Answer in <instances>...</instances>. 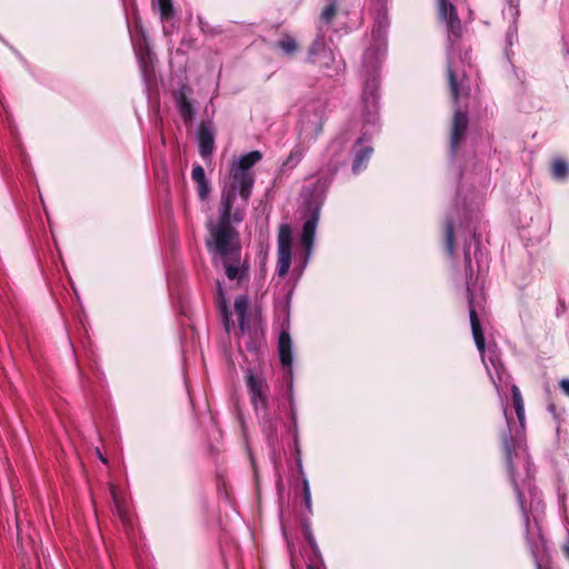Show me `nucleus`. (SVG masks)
I'll return each mask as SVG.
<instances>
[{
	"label": "nucleus",
	"instance_id": "423d86ee",
	"mask_svg": "<svg viewBox=\"0 0 569 569\" xmlns=\"http://www.w3.org/2000/svg\"><path fill=\"white\" fill-rule=\"evenodd\" d=\"M262 158L260 151H251L234 161L230 169V182L222 191V194L231 196V200H236L237 192L241 197L243 204L247 203L251 196V190L254 183V176L251 168L258 163Z\"/></svg>",
	"mask_w": 569,
	"mask_h": 569
},
{
	"label": "nucleus",
	"instance_id": "39448f33",
	"mask_svg": "<svg viewBox=\"0 0 569 569\" xmlns=\"http://www.w3.org/2000/svg\"><path fill=\"white\" fill-rule=\"evenodd\" d=\"M385 34L386 24L379 21L372 30V37L380 43L377 47H370L363 54V69L367 77L363 86V100L367 106L371 104L373 109H376L378 98L377 72L385 53L382 48Z\"/></svg>",
	"mask_w": 569,
	"mask_h": 569
},
{
	"label": "nucleus",
	"instance_id": "6ab92c4d",
	"mask_svg": "<svg viewBox=\"0 0 569 569\" xmlns=\"http://www.w3.org/2000/svg\"><path fill=\"white\" fill-rule=\"evenodd\" d=\"M277 48L282 50L287 56H292L298 50V44L291 36H283L278 42Z\"/></svg>",
	"mask_w": 569,
	"mask_h": 569
},
{
	"label": "nucleus",
	"instance_id": "7ed1b4c3",
	"mask_svg": "<svg viewBox=\"0 0 569 569\" xmlns=\"http://www.w3.org/2000/svg\"><path fill=\"white\" fill-rule=\"evenodd\" d=\"M438 13L440 20L445 21L448 30L449 49L447 53V77L450 89L451 99L455 104H459L461 97L469 94V86L467 83L466 72L460 67L462 58L457 53L456 41L461 36V22L457 14L456 8L447 0H438ZM468 117L458 107L453 113L451 133H450V153L451 157L457 154L460 143L465 139Z\"/></svg>",
	"mask_w": 569,
	"mask_h": 569
},
{
	"label": "nucleus",
	"instance_id": "393cba45",
	"mask_svg": "<svg viewBox=\"0 0 569 569\" xmlns=\"http://www.w3.org/2000/svg\"><path fill=\"white\" fill-rule=\"evenodd\" d=\"M305 537H306L308 543L310 545L315 556L320 558L321 555H320L319 547H318V545L316 542V539H315L312 532L309 529H306Z\"/></svg>",
	"mask_w": 569,
	"mask_h": 569
},
{
	"label": "nucleus",
	"instance_id": "0eeeda50",
	"mask_svg": "<svg viewBox=\"0 0 569 569\" xmlns=\"http://www.w3.org/2000/svg\"><path fill=\"white\" fill-rule=\"evenodd\" d=\"M279 357L283 367L288 368L289 382H288V392L287 398L289 402L290 409V420H291V431L295 437V441H298V416H297V406L293 397V386H292V341L290 335L287 331H282L279 336L278 341Z\"/></svg>",
	"mask_w": 569,
	"mask_h": 569
},
{
	"label": "nucleus",
	"instance_id": "c9c22d12",
	"mask_svg": "<svg viewBox=\"0 0 569 569\" xmlns=\"http://www.w3.org/2000/svg\"><path fill=\"white\" fill-rule=\"evenodd\" d=\"M565 553L569 558V545L565 546Z\"/></svg>",
	"mask_w": 569,
	"mask_h": 569
},
{
	"label": "nucleus",
	"instance_id": "f03ea898",
	"mask_svg": "<svg viewBox=\"0 0 569 569\" xmlns=\"http://www.w3.org/2000/svg\"><path fill=\"white\" fill-rule=\"evenodd\" d=\"M233 202L230 193L221 194L219 219L217 222H208L209 234L206 244L214 264H221L230 280H241L246 276V270L241 264L239 233L231 222L239 223L243 220L244 206L233 209Z\"/></svg>",
	"mask_w": 569,
	"mask_h": 569
},
{
	"label": "nucleus",
	"instance_id": "a211bd4d",
	"mask_svg": "<svg viewBox=\"0 0 569 569\" xmlns=\"http://www.w3.org/2000/svg\"><path fill=\"white\" fill-rule=\"evenodd\" d=\"M303 154H305V149L300 144L296 146L293 148V150L290 152V154L288 156L287 160L282 163V168L283 169L295 168L301 161V159L303 158Z\"/></svg>",
	"mask_w": 569,
	"mask_h": 569
},
{
	"label": "nucleus",
	"instance_id": "b1692460",
	"mask_svg": "<svg viewBox=\"0 0 569 569\" xmlns=\"http://www.w3.org/2000/svg\"><path fill=\"white\" fill-rule=\"evenodd\" d=\"M336 13H337V4L332 2L325 7L320 19L323 23L329 24L332 21Z\"/></svg>",
	"mask_w": 569,
	"mask_h": 569
},
{
	"label": "nucleus",
	"instance_id": "9d476101",
	"mask_svg": "<svg viewBox=\"0 0 569 569\" xmlns=\"http://www.w3.org/2000/svg\"><path fill=\"white\" fill-rule=\"evenodd\" d=\"M250 303L247 297L239 296L234 300V311L238 316L239 330L242 335L256 337L259 331L258 320L250 313Z\"/></svg>",
	"mask_w": 569,
	"mask_h": 569
},
{
	"label": "nucleus",
	"instance_id": "f3484780",
	"mask_svg": "<svg viewBox=\"0 0 569 569\" xmlns=\"http://www.w3.org/2000/svg\"><path fill=\"white\" fill-rule=\"evenodd\" d=\"M551 174L556 180H565L569 174V164L561 158L551 163Z\"/></svg>",
	"mask_w": 569,
	"mask_h": 569
},
{
	"label": "nucleus",
	"instance_id": "473e14b6",
	"mask_svg": "<svg viewBox=\"0 0 569 569\" xmlns=\"http://www.w3.org/2000/svg\"><path fill=\"white\" fill-rule=\"evenodd\" d=\"M560 387L561 389L563 390V392L569 396V380L568 379H563L561 380L560 382Z\"/></svg>",
	"mask_w": 569,
	"mask_h": 569
},
{
	"label": "nucleus",
	"instance_id": "4be33fe9",
	"mask_svg": "<svg viewBox=\"0 0 569 569\" xmlns=\"http://www.w3.org/2000/svg\"><path fill=\"white\" fill-rule=\"evenodd\" d=\"M160 16L162 20H169L173 16V7L171 0H157Z\"/></svg>",
	"mask_w": 569,
	"mask_h": 569
},
{
	"label": "nucleus",
	"instance_id": "4468645a",
	"mask_svg": "<svg viewBox=\"0 0 569 569\" xmlns=\"http://www.w3.org/2000/svg\"><path fill=\"white\" fill-rule=\"evenodd\" d=\"M319 221V209L313 210L309 218L305 221L303 228H302V236H301V243L306 249L307 254H310L317 224Z\"/></svg>",
	"mask_w": 569,
	"mask_h": 569
},
{
	"label": "nucleus",
	"instance_id": "72a5a7b5",
	"mask_svg": "<svg viewBox=\"0 0 569 569\" xmlns=\"http://www.w3.org/2000/svg\"><path fill=\"white\" fill-rule=\"evenodd\" d=\"M343 142L341 140H335L332 141V143L330 144V149L331 150H338L342 147Z\"/></svg>",
	"mask_w": 569,
	"mask_h": 569
},
{
	"label": "nucleus",
	"instance_id": "412c9836",
	"mask_svg": "<svg viewBox=\"0 0 569 569\" xmlns=\"http://www.w3.org/2000/svg\"><path fill=\"white\" fill-rule=\"evenodd\" d=\"M455 222L451 217H447L446 221V249L450 256H453V242H455Z\"/></svg>",
	"mask_w": 569,
	"mask_h": 569
},
{
	"label": "nucleus",
	"instance_id": "ddd939ff",
	"mask_svg": "<svg viewBox=\"0 0 569 569\" xmlns=\"http://www.w3.org/2000/svg\"><path fill=\"white\" fill-rule=\"evenodd\" d=\"M198 142L200 156L203 159L208 158L214 148V133L210 123H201L198 133Z\"/></svg>",
	"mask_w": 569,
	"mask_h": 569
},
{
	"label": "nucleus",
	"instance_id": "5701e85b",
	"mask_svg": "<svg viewBox=\"0 0 569 569\" xmlns=\"http://www.w3.org/2000/svg\"><path fill=\"white\" fill-rule=\"evenodd\" d=\"M178 107H179L181 117L186 121L190 120L193 114V109H192L191 103L187 100V98L184 96L180 97V99L178 101Z\"/></svg>",
	"mask_w": 569,
	"mask_h": 569
},
{
	"label": "nucleus",
	"instance_id": "dca6fc26",
	"mask_svg": "<svg viewBox=\"0 0 569 569\" xmlns=\"http://www.w3.org/2000/svg\"><path fill=\"white\" fill-rule=\"evenodd\" d=\"M136 56L139 61V67L146 81L149 80L152 73V53L147 46L136 48Z\"/></svg>",
	"mask_w": 569,
	"mask_h": 569
},
{
	"label": "nucleus",
	"instance_id": "aec40b11",
	"mask_svg": "<svg viewBox=\"0 0 569 569\" xmlns=\"http://www.w3.org/2000/svg\"><path fill=\"white\" fill-rule=\"evenodd\" d=\"M217 284H218V291H219V298H220L219 308H220V311L222 313L223 327H224L226 331L229 332L230 331V327L232 325L231 313L229 312V310L227 308V305L223 301V293H222V289H221L220 282H218Z\"/></svg>",
	"mask_w": 569,
	"mask_h": 569
},
{
	"label": "nucleus",
	"instance_id": "f8f14e48",
	"mask_svg": "<svg viewBox=\"0 0 569 569\" xmlns=\"http://www.w3.org/2000/svg\"><path fill=\"white\" fill-rule=\"evenodd\" d=\"M247 387L250 393L251 402L256 409L261 407L262 409L267 408V392L268 385L266 380L258 375L252 373L251 371L247 375Z\"/></svg>",
	"mask_w": 569,
	"mask_h": 569
},
{
	"label": "nucleus",
	"instance_id": "1a4fd4ad",
	"mask_svg": "<svg viewBox=\"0 0 569 569\" xmlns=\"http://www.w3.org/2000/svg\"><path fill=\"white\" fill-rule=\"evenodd\" d=\"M325 121V106L321 102L307 104L299 120L300 136L315 139L322 131Z\"/></svg>",
	"mask_w": 569,
	"mask_h": 569
},
{
	"label": "nucleus",
	"instance_id": "c756f323",
	"mask_svg": "<svg viewBox=\"0 0 569 569\" xmlns=\"http://www.w3.org/2000/svg\"><path fill=\"white\" fill-rule=\"evenodd\" d=\"M208 192H209V184L207 181L198 184V193L202 200L207 198Z\"/></svg>",
	"mask_w": 569,
	"mask_h": 569
},
{
	"label": "nucleus",
	"instance_id": "2eb2a0df",
	"mask_svg": "<svg viewBox=\"0 0 569 569\" xmlns=\"http://www.w3.org/2000/svg\"><path fill=\"white\" fill-rule=\"evenodd\" d=\"M362 139L358 140V146L355 151V159L352 163V172L358 174L360 173L366 167L367 163L372 154V147L370 146H360Z\"/></svg>",
	"mask_w": 569,
	"mask_h": 569
},
{
	"label": "nucleus",
	"instance_id": "6e6552de",
	"mask_svg": "<svg viewBox=\"0 0 569 569\" xmlns=\"http://www.w3.org/2000/svg\"><path fill=\"white\" fill-rule=\"evenodd\" d=\"M309 60L317 64L325 76L332 78L345 70V63L340 58L326 48L322 38H317L309 48Z\"/></svg>",
	"mask_w": 569,
	"mask_h": 569
},
{
	"label": "nucleus",
	"instance_id": "c85d7f7f",
	"mask_svg": "<svg viewBox=\"0 0 569 569\" xmlns=\"http://www.w3.org/2000/svg\"><path fill=\"white\" fill-rule=\"evenodd\" d=\"M111 493H112L113 501H114V507L117 509V512H118L119 517L121 518L122 521H126V512H124V510L122 509V507H121L118 498L116 497V493H114L113 490L111 491Z\"/></svg>",
	"mask_w": 569,
	"mask_h": 569
},
{
	"label": "nucleus",
	"instance_id": "e433bc0d",
	"mask_svg": "<svg viewBox=\"0 0 569 569\" xmlns=\"http://www.w3.org/2000/svg\"><path fill=\"white\" fill-rule=\"evenodd\" d=\"M308 569H319V568L317 566H315V565H309Z\"/></svg>",
	"mask_w": 569,
	"mask_h": 569
},
{
	"label": "nucleus",
	"instance_id": "bb28decb",
	"mask_svg": "<svg viewBox=\"0 0 569 569\" xmlns=\"http://www.w3.org/2000/svg\"><path fill=\"white\" fill-rule=\"evenodd\" d=\"M191 176L198 184L206 182L204 169L201 166L193 167Z\"/></svg>",
	"mask_w": 569,
	"mask_h": 569
},
{
	"label": "nucleus",
	"instance_id": "cd10ccee",
	"mask_svg": "<svg viewBox=\"0 0 569 569\" xmlns=\"http://www.w3.org/2000/svg\"><path fill=\"white\" fill-rule=\"evenodd\" d=\"M303 500L307 509L311 511V492L307 479L303 480Z\"/></svg>",
	"mask_w": 569,
	"mask_h": 569
},
{
	"label": "nucleus",
	"instance_id": "a878e982",
	"mask_svg": "<svg viewBox=\"0 0 569 569\" xmlns=\"http://www.w3.org/2000/svg\"><path fill=\"white\" fill-rule=\"evenodd\" d=\"M511 392H512L515 409H517V408L520 409V408L525 407L523 406V399H522V396H521V392H520L519 388L517 386L512 385Z\"/></svg>",
	"mask_w": 569,
	"mask_h": 569
},
{
	"label": "nucleus",
	"instance_id": "7c9ffc66",
	"mask_svg": "<svg viewBox=\"0 0 569 569\" xmlns=\"http://www.w3.org/2000/svg\"><path fill=\"white\" fill-rule=\"evenodd\" d=\"M471 240L475 242V246H476L475 257L477 259V263L479 264L482 260V252L479 250V239H477L476 234L472 233Z\"/></svg>",
	"mask_w": 569,
	"mask_h": 569
},
{
	"label": "nucleus",
	"instance_id": "2f4dec72",
	"mask_svg": "<svg viewBox=\"0 0 569 569\" xmlns=\"http://www.w3.org/2000/svg\"><path fill=\"white\" fill-rule=\"evenodd\" d=\"M276 438H277V430H276L274 426L272 423H270L269 429H268V441H269L270 446H272V442L274 441Z\"/></svg>",
	"mask_w": 569,
	"mask_h": 569
},
{
	"label": "nucleus",
	"instance_id": "f704fd0d",
	"mask_svg": "<svg viewBox=\"0 0 569 569\" xmlns=\"http://www.w3.org/2000/svg\"><path fill=\"white\" fill-rule=\"evenodd\" d=\"M97 453L99 456V459L102 461V462H107V460L104 459V457L100 453V451L97 449Z\"/></svg>",
	"mask_w": 569,
	"mask_h": 569
},
{
	"label": "nucleus",
	"instance_id": "f257e3e1",
	"mask_svg": "<svg viewBox=\"0 0 569 569\" xmlns=\"http://www.w3.org/2000/svg\"><path fill=\"white\" fill-rule=\"evenodd\" d=\"M518 420L519 428H511V422L507 416L505 409V417L508 423V433H502V445L505 451L506 463L509 471L510 480L513 485L515 491L517 492L518 501L521 510L523 511L526 522V538L530 547L531 555L535 559L537 569L542 568V561L545 553L547 552L546 541L541 533L537 540L532 541L529 537V515L526 510V493L530 496L529 512L533 515L542 508V500L539 492L531 483L533 471L531 469L530 459L526 448L522 445V429L525 427V407L515 409Z\"/></svg>",
	"mask_w": 569,
	"mask_h": 569
},
{
	"label": "nucleus",
	"instance_id": "20e7f679",
	"mask_svg": "<svg viewBox=\"0 0 569 569\" xmlns=\"http://www.w3.org/2000/svg\"><path fill=\"white\" fill-rule=\"evenodd\" d=\"M465 254V264H466V283H467V292H468V300H469V317H470V325H471V331L472 337L475 340V343L479 350V352L482 355V361L486 365L488 375L490 376L493 385L496 386L497 391H500V383L503 382V368L500 363V360L497 356H490L489 357V365L486 362L483 352H485V336L482 332V328L476 311L475 307V298L472 293V286H471V279L473 276L472 267H471V256H470V246H466L463 249Z\"/></svg>",
	"mask_w": 569,
	"mask_h": 569
},
{
	"label": "nucleus",
	"instance_id": "9b49d317",
	"mask_svg": "<svg viewBox=\"0 0 569 569\" xmlns=\"http://www.w3.org/2000/svg\"><path fill=\"white\" fill-rule=\"evenodd\" d=\"M291 264V229L282 224L278 234V262L277 272L280 277L288 273Z\"/></svg>",
	"mask_w": 569,
	"mask_h": 569
}]
</instances>
